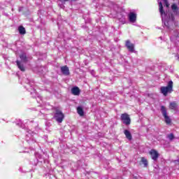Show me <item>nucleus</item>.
Listing matches in <instances>:
<instances>
[{
  "mask_svg": "<svg viewBox=\"0 0 179 179\" xmlns=\"http://www.w3.org/2000/svg\"><path fill=\"white\" fill-rule=\"evenodd\" d=\"M52 110H53V111H55L54 117H55L56 121L57 122H59V124H61V122H62V121H64V118H65V115H64L62 111H61V110L58 107L52 108Z\"/></svg>",
  "mask_w": 179,
  "mask_h": 179,
  "instance_id": "obj_1",
  "label": "nucleus"
},
{
  "mask_svg": "<svg viewBox=\"0 0 179 179\" xmlns=\"http://www.w3.org/2000/svg\"><path fill=\"white\" fill-rule=\"evenodd\" d=\"M160 91L164 96H167V93H171L173 92V81H169L166 87H161Z\"/></svg>",
  "mask_w": 179,
  "mask_h": 179,
  "instance_id": "obj_2",
  "label": "nucleus"
},
{
  "mask_svg": "<svg viewBox=\"0 0 179 179\" xmlns=\"http://www.w3.org/2000/svg\"><path fill=\"white\" fill-rule=\"evenodd\" d=\"M120 120L125 125H131V117H129L128 113H122L120 116Z\"/></svg>",
  "mask_w": 179,
  "mask_h": 179,
  "instance_id": "obj_3",
  "label": "nucleus"
},
{
  "mask_svg": "<svg viewBox=\"0 0 179 179\" xmlns=\"http://www.w3.org/2000/svg\"><path fill=\"white\" fill-rule=\"evenodd\" d=\"M161 111L162 113L163 116L164 117L166 124L170 125V124H171V119H170V117L167 115V110L166 109V107L162 106Z\"/></svg>",
  "mask_w": 179,
  "mask_h": 179,
  "instance_id": "obj_4",
  "label": "nucleus"
},
{
  "mask_svg": "<svg viewBox=\"0 0 179 179\" xmlns=\"http://www.w3.org/2000/svg\"><path fill=\"white\" fill-rule=\"evenodd\" d=\"M150 155L152 157V160H157L159 157V152L156 151V150H151L150 151Z\"/></svg>",
  "mask_w": 179,
  "mask_h": 179,
  "instance_id": "obj_5",
  "label": "nucleus"
},
{
  "mask_svg": "<svg viewBox=\"0 0 179 179\" xmlns=\"http://www.w3.org/2000/svg\"><path fill=\"white\" fill-rule=\"evenodd\" d=\"M62 73L63 75H66V76H68L69 75V68H68L66 66H63L61 67Z\"/></svg>",
  "mask_w": 179,
  "mask_h": 179,
  "instance_id": "obj_6",
  "label": "nucleus"
},
{
  "mask_svg": "<svg viewBox=\"0 0 179 179\" xmlns=\"http://www.w3.org/2000/svg\"><path fill=\"white\" fill-rule=\"evenodd\" d=\"M71 93L74 96H79L80 94V90L78 87H74L71 89Z\"/></svg>",
  "mask_w": 179,
  "mask_h": 179,
  "instance_id": "obj_7",
  "label": "nucleus"
},
{
  "mask_svg": "<svg viewBox=\"0 0 179 179\" xmlns=\"http://www.w3.org/2000/svg\"><path fill=\"white\" fill-rule=\"evenodd\" d=\"M129 19L132 23L135 22L136 21V14L135 13H130L129 14Z\"/></svg>",
  "mask_w": 179,
  "mask_h": 179,
  "instance_id": "obj_8",
  "label": "nucleus"
},
{
  "mask_svg": "<svg viewBox=\"0 0 179 179\" xmlns=\"http://www.w3.org/2000/svg\"><path fill=\"white\" fill-rule=\"evenodd\" d=\"M126 47L128 48L130 52H134V44L131 43L129 41H126Z\"/></svg>",
  "mask_w": 179,
  "mask_h": 179,
  "instance_id": "obj_9",
  "label": "nucleus"
},
{
  "mask_svg": "<svg viewBox=\"0 0 179 179\" xmlns=\"http://www.w3.org/2000/svg\"><path fill=\"white\" fill-rule=\"evenodd\" d=\"M124 134L127 138V139H128L129 141H131L132 140V135L131 134V131L127 130V129H125L124 131Z\"/></svg>",
  "mask_w": 179,
  "mask_h": 179,
  "instance_id": "obj_10",
  "label": "nucleus"
},
{
  "mask_svg": "<svg viewBox=\"0 0 179 179\" xmlns=\"http://www.w3.org/2000/svg\"><path fill=\"white\" fill-rule=\"evenodd\" d=\"M77 113L80 115V117H83L85 115V112L83 111V108L80 106L77 108Z\"/></svg>",
  "mask_w": 179,
  "mask_h": 179,
  "instance_id": "obj_11",
  "label": "nucleus"
},
{
  "mask_svg": "<svg viewBox=\"0 0 179 179\" xmlns=\"http://www.w3.org/2000/svg\"><path fill=\"white\" fill-rule=\"evenodd\" d=\"M169 108H170V110H174L176 111L177 110V103L171 102L169 104Z\"/></svg>",
  "mask_w": 179,
  "mask_h": 179,
  "instance_id": "obj_12",
  "label": "nucleus"
},
{
  "mask_svg": "<svg viewBox=\"0 0 179 179\" xmlns=\"http://www.w3.org/2000/svg\"><path fill=\"white\" fill-rule=\"evenodd\" d=\"M18 31L20 34H26V29L22 25L18 27Z\"/></svg>",
  "mask_w": 179,
  "mask_h": 179,
  "instance_id": "obj_13",
  "label": "nucleus"
},
{
  "mask_svg": "<svg viewBox=\"0 0 179 179\" xmlns=\"http://www.w3.org/2000/svg\"><path fill=\"white\" fill-rule=\"evenodd\" d=\"M17 65L19 69H20V71H22V72H24V66H23V64H20V62L17 61Z\"/></svg>",
  "mask_w": 179,
  "mask_h": 179,
  "instance_id": "obj_14",
  "label": "nucleus"
},
{
  "mask_svg": "<svg viewBox=\"0 0 179 179\" xmlns=\"http://www.w3.org/2000/svg\"><path fill=\"white\" fill-rule=\"evenodd\" d=\"M142 163L144 164L145 167L148 166V159H146L145 157L141 158Z\"/></svg>",
  "mask_w": 179,
  "mask_h": 179,
  "instance_id": "obj_15",
  "label": "nucleus"
},
{
  "mask_svg": "<svg viewBox=\"0 0 179 179\" xmlns=\"http://www.w3.org/2000/svg\"><path fill=\"white\" fill-rule=\"evenodd\" d=\"M168 138H169V139H170V141H173V139H174V134H171L168 135Z\"/></svg>",
  "mask_w": 179,
  "mask_h": 179,
  "instance_id": "obj_16",
  "label": "nucleus"
},
{
  "mask_svg": "<svg viewBox=\"0 0 179 179\" xmlns=\"http://www.w3.org/2000/svg\"><path fill=\"white\" fill-rule=\"evenodd\" d=\"M171 8H172L173 10H177V9H178L177 5L176 4H173L171 6Z\"/></svg>",
  "mask_w": 179,
  "mask_h": 179,
  "instance_id": "obj_17",
  "label": "nucleus"
},
{
  "mask_svg": "<svg viewBox=\"0 0 179 179\" xmlns=\"http://www.w3.org/2000/svg\"><path fill=\"white\" fill-rule=\"evenodd\" d=\"M159 12L162 15H163V6H161V7H159Z\"/></svg>",
  "mask_w": 179,
  "mask_h": 179,
  "instance_id": "obj_18",
  "label": "nucleus"
},
{
  "mask_svg": "<svg viewBox=\"0 0 179 179\" xmlns=\"http://www.w3.org/2000/svg\"><path fill=\"white\" fill-rule=\"evenodd\" d=\"M159 8H162V6H163V4H162V3H159Z\"/></svg>",
  "mask_w": 179,
  "mask_h": 179,
  "instance_id": "obj_19",
  "label": "nucleus"
},
{
  "mask_svg": "<svg viewBox=\"0 0 179 179\" xmlns=\"http://www.w3.org/2000/svg\"><path fill=\"white\" fill-rule=\"evenodd\" d=\"M165 3H167V0H163Z\"/></svg>",
  "mask_w": 179,
  "mask_h": 179,
  "instance_id": "obj_20",
  "label": "nucleus"
},
{
  "mask_svg": "<svg viewBox=\"0 0 179 179\" xmlns=\"http://www.w3.org/2000/svg\"><path fill=\"white\" fill-rule=\"evenodd\" d=\"M60 1H68V0H60Z\"/></svg>",
  "mask_w": 179,
  "mask_h": 179,
  "instance_id": "obj_21",
  "label": "nucleus"
},
{
  "mask_svg": "<svg viewBox=\"0 0 179 179\" xmlns=\"http://www.w3.org/2000/svg\"><path fill=\"white\" fill-rule=\"evenodd\" d=\"M20 58H22V56H20Z\"/></svg>",
  "mask_w": 179,
  "mask_h": 179,
  "instance_id": "obj_22",
  "label": "nucleus"
}]
</instances>
